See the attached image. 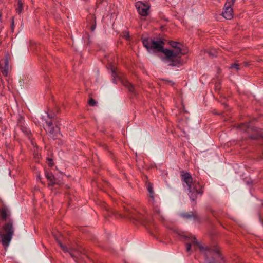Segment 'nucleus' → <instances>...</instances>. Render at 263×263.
I'll list each match as a JSON object with an SVG mask.
<instances>
[{
  "label": "nucleus",
  "mask_w": 263,
  "mask_h": 263,
  "mask_svg": "<svg viewBox=\"0 0 263 263\" xmlns=\"http://www.w3.org/2000/svg\"><path fill=\"white\" fill-rule=\"evenodd\" d=\"M182 237L184 239V241H185L186 252L190 253L192 252L191 246L193 245L195 249L198 248L201 253L205 254L206 257L205 263L220 262L222 258L218 249H212L207 246H203L201 242L191 234L182 235Z\"/></svg>",
  "instance_id": "nucleus-1"
},
{
  "label": "nucleus",
  "mask_w": 263,
  "mask_h": 263,
  "mask_svg": "<svg viewBox=\"0 0 263 263\" xmlns=\"http://www.w3.org/2000/svg\"><path fill=\"white\" fill-rule=\"evenodd\" d=\"M170 45L173 48V49H165L163 51V53L165 55L166 59L170 61V63L168 64L170 66H178L181 64L178 58H180V55L184 54L182 52V45L180 43L174 41L170 42Z\"/></svg>",
  "instance_id": "nucleus-2"
},
{
  "label": "nucleus",
  "mask_w": 263,
  "mask_h": 263,
  "mask_svg": "<svg viewBox=\"0 0 263 263\" xmlns=\"http://www.w3.org/2000/svg\"><path fill=\"white\" fill-rule=\"evenodd\" d=\"M108 214L109 216H112L117 218L126 217L136 225L142 224L146 226L149 222L144 216L135 210L130 211L126 210L124 215L119 213L117 211H111Z\"/></svg>",
  "instance_id": "nucleus-3"
},
{
  "label": "nucleus",
  "mask_w": 263,
  "mask_h": 263,
  "mask_svg": "<svg viewBox=\"0 0 263 263\" xmlns=\"http://www.w3.org/2000/svg\"><path fill=\"white\" fill-rule=\"evenodd\" d=\"M182 180L188 187L189 195L192 200L195 201L197 195L202 194V186L198 182L193 181V179L189 173H185L182 174Z\"/></svg>",
  "instance_id": "nucleus-4"
},
{
  "label": "nucleus",
  "mask_w": 263,
  "mask_h": 263,
  "mask_svg": "<svg viewBox=\"0 0 263 263\" xmlns=\"http://www.w3.org/2000/svg\"><path fill=\"white\" fill-rule=\"evenodd\" d=\"M143 44L149 52H161L163 53L164 42L161 40H154L149 39H143Z\"/></svg>",
  "instance_id": "nucleus-5"
},
{
  "label": "nucleus",
  "mask_w": 263,
  "mask_h": 263,
  "mask_svg": "<svg viewBox=\"0 0 263 263\" xmlns=\"http://www.w3.org/2000/svg\"><path fill=\"white\" fill-rule=\"evenodd\" d=\"M111 69L112 71V75L114 78L113 80L114 82L117 83L118 82H120L128 89L130 92L135 93V88L134 86L128 81H124L123 80V73L118 72L117 68L114 67H111Z\"/></svg>",
  "instance_id": "nucleus-6"
},
{
  "label": "nucleus",
  "mask_w": 263,
  "mask_h": 263,
  "mask_svg": "<svg viewBox=\"0 0 263 263\" xmlns=\"http://www.w3.org/2000/svg\"><path fill=\"white\" fill-rule=\"evenodd\" d=\"M13 231H0V242L5 249L9 245L13 235Z\"/></svg>",
  "instance_id": "nucleus-7"
},
{
  "label": "nucleus",
  "mask_w": 263,
  "mask_h": 263,
  "mask_svg": "<svg viewBox=\"0 0 263 263\" xmlns=\"http://www.w3.org/2000/svg\"><path fill=\"white\" fill-rule=\"evenodd\" d=\"M135 6L140 15L144 16L148 15L149 9V6L148 4L138 1L136 3Z\"/></svg>",
  "instance_id": "nucleus-8"
},
{
  "label": "nucleus",
  "mask_w": 263,
  "mask_h": 263,
  "mask_svg": "<svg viewBox=\"0 0 263 263\" xmlns=\"http://www.w3.org/2000/svg\"><path fill=\"white\" fill-rule=\"evenodd\" d=\"M57 241L60 246L61 248L63 250V251L65 252H68L71 256V257L73 259H76L77 258V256L74 254V252H79V250L74 247H71L69 248H68L66 246L63 245L62 242L61 240L60 239H58L56 238Z\"/></svg>",
  "instance_id": "nucleus-9"
},
{
  "label": "nucleus",
  "mask_w": 263,
  "mask_h": 263,
  "mask_svg": "<svg viewBox=\"0 0 263 263\" xmlns=\"http://www.w3.org/2000/svg\"><path fill=\"white\" fill-rule=\"evenodd\" d=\"M45 129L50 134V136L53 138H57L58 137L59 129L58 127H54L51 122H46V125L45 126Z\"/></svg>",
  "instance_id": "nucleus-10"
},
{
  "label": "nucleus",
  "mask_w": 263,
  "mask_h": 263,
  "mask_svg": "<svg viewBox=\"0 0 263 263\" xmlns=\"http://www.w3.org/2000/svg\"><path fill=\"white\" fill-rule=\"evenodd\" d=\"M0 67L3 76H7L10 70L8 59H6L1 62Z\"/></svg>",
  "instance_id": "nucleus-11"
},
{
  "label": "nucleus",
  "mask_w": 263,
  "mask_h": 263,
  "mask_svg": "<svg viewBox=\"0 0 263 263\" xmlns=\"http://www.w3.org/2000/svg\"><path fill=\"white\" fill-rule=\"evenodd\" d=\"M222 15L227 20H231L233 16V12L232 7L224 5Z\"/></svg>",
  "instance_id": "nucleus-12"
},
{
  "label": "nucleus",
  "mask_w": 263,
  "mask_h": 263,
  "mask_svg": "<svg viewBox=\"0 0 263 263\" xmlns=\"http://www.w3.org/2000/svg\"><path fill=\"white\" fill-rule=\"evenodd\" d=\"M45 176L49 181V185L52 186L56 183L55 180L52 173L48 171L45 172Z\"/></svg>",
  "instance_id": "nucleus-13"
},
{
  "label": "nucleus",
  "mask_w": 263,
  "mask_h": 263,
  "mask_svg": "<svg viewBox=\"0 0 263 263\" xmlns=\"http://www.w3.org/2000/svg\"><path fill=\"white\" fill-rule=\"evenodd\" d=\"M147 188L149 193V197L151 199L150 201L154 203L155 199V194L153 189L152 185L149 183L147 185Z\"/></svg>",
  "instance_id": "nucleus-14"
},
{
  "label": "nucleus",
  "mask_w": 263,
  "mask_h": 263,
  "mask_svg": "<svg viewBox=\"0 0 263 263\" xmlns=\"http://www.w3.org/2000/svg\"><path fill=\"white\" fill-rule=\"evenodd\" d=\"M13 228L12 223L10 221L7 222L4 226V230H12Z\"/></svg>",
  "instance_id": "nucleus-15"
},
{
  "label": "nucleus",
  "mask_w": 263,
  "mask_h": 263,
  "mask_svg": "<svg viewBox=\"0 0 263 263\" xmlns=\"http://www.w3.org/2000/svg\"><path fill=\"white\" fill-rule=\"evenodd\" d=\"M23 10V2L21 0L17 1V8H16V11L18 13H21Z\"/></svg>",
  "instance_id": "nucleus-16"
},
{
  "label": "nucleus",
  "mask_w": 263,
  "mask_h": 263,
  "mask_svg": "<svg viewBox=\"0 0 263 263\" xmlns=\"http://www.w3.org/2000/svg\"><path fill=\"white\" fill-rule=\"evenodd\" d=\"M252 139H258L259 138H263V132L262 131H258L257 132V134L256 136H253L251 137Z\"/></svg>",
  "instance_id": "nucleus-17"
},
{
  "label": "nucleus",
  "mask_w": 263,
  "mask_h": 263,
  "mask_svg": "<svg viewBox=\"0 0 263 263\" xmlns=\"http://www.w3.org/2000/svg\"><path fill=\"white\" fill-rule=\"evenodd\" d=\"M1 216L2 217L3 219H5L7 216V211L6 209H2L1 212Z\"/></svg>",
  "instance_id": "nucleus-18"
},
{
  "label": "nucleus",
  "mask_w": 263,
  "mask_h": 263,
  "mask_svg": "<svg viewBox=\"0 0 263 263\" xmlns=\"http://www.w3.org/2000/svg\"><path fill=\"white\" fill-rule=\"evenodd\" d=\"M235 0H227L226 3L225 4V6H228L229 7H232L233 5Z\"/></svg>",
  "instance_id": "nucleus-19"
},
{
  "label": "nucleus",
  "mask_w": 263,
  "mask_h": 263,
  "mask_svg": "<svg viewBox=\"0 0 263 263\" xmlns=\"http://www.w3.org/2000/svg\"><path fill=\"white\" fill-rule=\"evenodd\" d=\"M122 36L126 40H128L129 39V34L128 31H124L122 33Z\"/></svg>",
  "instance_id": "nucleus-20"
},
{
  "label": "nucleus",
  "mask_w": 263,
  "mask_h": 263,
  "mask_svg": "<svg viewBox=\"0 0 263 263\" xmlns=\"http://www.w3.org/2000/svg\"><path fill=\"white\" fill-rule=\"evenodd\" d=\"M88 104L90 106H94L96 105L97 102L93 99L91 98L89 99V100L88 101Z\"/></svg>",
  "instance_id": "nucleus-21"
},
{
  "label": "nucleus",
  "mask_w": 263,
  "mask_h": 263,
  "mask_svg": "<svg viewBox=\"0 0 263 263\" xmlns=\"http://www.w3.org/2000/svg\"><path fill=\"white\" fill-rule=\"evenodd\" d=\"M231 68H235V69H236V70L237 71H238L239 69V65L237 64H234L232 65V66H231Z\"/></svg>",
  "instance_id": "nucleus-22"
},
{
  "label": "nucleus",
  "mask_w": 263,
  "mask_h": 263,
  "mask_svg": "<svg viewBox=\"0 0 263 263\" xmlns=\"http://www.w3.org/2000/svg\"><path fill=\"white\" fill-rule=\"evenodd\" d=\"M47 161H48V164L49 166H52L53 165V162L51 159L48 158Z\"/></svg>",
  "instance_id": "nucleus-23"
},
{
  "label": "nucleus",
  "mask_w": 263,
  "mask_h": 263,
  "mask_svg": "<svg viewBox=\"0 0 263 263\" xmlns=\"http://www.w3.org/2000/svg\"><path fill=\"white\" fill-rule=\"evenodd\" d=\"M74 253L77 256V258L76 259H74L76 261H77V260L79 259V258L81 254V252L80 250H79V253L78 252H76L75 253L74 252Z\"/></svg>",
  "instance_id": "nucleus-24"
},
{
  "label": "nucleus",
  "mask_w": 263,
  "mask_h": 263,
  "mask_svg": "<svg viewBox=\"0 0 263 263\" xmlns=\"http://www.w3.org/2000/svg\"><path fill=\"white\" fill-rule=\"evenodd\" d=\"M95 28H96V25L95 24L91 26V29L92 31H93L95 29Z\"/></svg>",
  "instance_id": "nucleus-25"
},
{
  "label": "nucleus",
  "mask_w": 263,
  "mask_h": 263,
  "mask_svg": "<svg viewBox=\"0 0 263 263\" xmlns=\"http://www.w3.org/2000/svg\"><path fill=\"white\" fill-rule=\"evenodd\" d=\"M155 212L159 214H160V210L158 208L155 210Z\"/></svg>",
  "instance_id": "nucleus-26"
},
{
  "label": "nucleus",
  "mask_w": 263,
  "mask_h": 263,
  "mask_svg": "<svg viewBox=\"0 0 263 263\" xmlns=\"http://www.w3.org/2000/svg\"><path fill=\"white\" fill-rule=\"evenodd\" d=\"M169 83H170L171 85H173L174 84V83L171 81H167Z\"/></svg>",
  "instance_id": "nucleus-27"
},
{
  "label": "nucleus",
  "mask_w": 263,
  "mask_h": 263,
  "mask_svg": "<svg viewBox=\"0 0 263 263\" xmlns=\"http://www.w3.org/2000/svg\"><path fill=\"white\" fill-rule=\"evenodd\" d=\"M183 216L184 217H186V218L190 217V215H184Z\"/></svg>",
  "instance_id": "nucleus-28"
},
{
  "label": "nucleus",
  "mask_w": 263,
  "mask_h": 263,
  "mask_svg": "<svg viewBox=\"0 0 263 263\" xmlns=\"http://www.w3.org/2000/svg\"><path fill=\"white\" fill-rule=\"evenodd\" d=\"M13 25H14V22H13V21H12V26H13Z\"/></svg>",
  "instance_id": "nucleus-29"
},
{
  "label": "nucleus",
  "mask_w": 263,
  "mask_h": 263,
  "mask_svg": "<svg viewBox=\"0 0 263 263\" xmlns=\"http://www.w3.org/2000/svg\"><path fill=\"white\" fill-rule=\"evenodd\" d=\"M53 236H54V237L56 238V237H57V236H55V234H53Z\"/></svg>",
  "instance_id": "nucleus-30"
},
{
  "label": "nucleus",
  "mask_w": 263,
  "mask_h": 263,
  "mask_svg": "<svg viewBox=\"0 0 263 263\" xmlns=\"http://www.w3.org/2000/svg\"><path fill=\"white\" fill-rule=\"evenodd\" d=\"M151 235H154V234L152 233H151Z\"/></svg>",
  "instance_id": "nucleus-31"
}]
</instances>
